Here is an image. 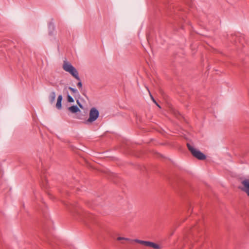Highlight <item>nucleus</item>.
Masks as SVG:
<instances>
[{
  "mask_svg": "<svg viewBox=\"0 0 249 249\" xmlns=\"http://www.w3.org/2000/svg\"><path fill=\"white\" fill-rule=\"evenodd\" d=\"M99 115L98 110L95 107L90 109L89 113V118L86 121V124L91 123L97 120Z\"/></svg>",
  "mask_w": 249,
  "mask_h": 249,
  "instance_id": "nucleus-4",
  "label": "nucleus"
},
{
  "mask_svg": "<svg viewBox=\"0 0 249 249\" xmlns=\"http://www.w3.org/2000/svg\"><path fill=\"white\" fill-rule=\"evenodd\" d=\"M124 240L125 241H128L131 242H134L137 243H139L140 244H141L144 246L147 247H150L152 248H153L154 249H160V246L155 244L154 242H150V241H143L141 240L137 239H131L130 238H125L124 239Z\"/></svg>",
  "mask_w": 249,
  "mask_h": 249,
  "instance_id": "nucleus-2",
  "label": "nucleus"
},
{
  "mask_svg": "<svg viewBox=\"0 0 249 249\" xmlns=\"http://www.w3.org/2000/svg\"><path fill=\"white\" fill-rule=\"evenodd\" d=\"M77 86L79 88H82V82L81 81H79L78 83H77Z\"/></svg>",
  "mask_w": 249,
  "mask_h": 249,
  "instance_id": "nucleus-13",
  "label": "nucleus"
},
{
  "mask_svg": "<svg viewBox=\"0 0 249 249\" xmlns=\"http://www.w3.org/2000/svg\"><path fill=\"white\" fill-rule=\"evenodd\" d=\"M150 96L151 97V99L152 100V101L159 107H160V106L158 104V103L156 102V101L155 100V99H154V98L152 96V95H150Z\"/></svg>",
  "mask_w": 249,
  "mask_h": 249,
  "instance_id": "nucleus-14",
  "label": "nucleus"
},
{
  "mask_svg": "<svg viewBox=\"0 0 249 249\" xmlns=\"http://www.w3.org/2000/svg\"><path fill=\"white\" fill-rule=\"evenodd\" d=\"M67 101L69 103H72L74 102V100L72 97L69 95H68Z\"/></svg>",
  "mask_w": 249,
  "mask_h": 249,
  "instance_id": "nucleus-11",
  "label": "nucleus"
},
{
  "mask_svg": "<svg viewBox=\"0 0 249 249\" xmlns=\"http://www.w3.org/2000/svg\"><path fill=\"white\" fill-rule=\"evenodd\" d=\"M68 109L72 113H76L80 111L79 108L76 106H72L70 107H69Z\"/></svg>",
  "mask_w": 249,
  "mask_h": 249,
  "instance_id": "nucleus-9",
  "label": "nucleus"
},
{
  "mask_svg": "<svg viewBox=\"0 0 249 249\" xmlns=\"http://www.w3.org/2000/svg\"><path fill=\"white\" fill-rule=\"evenodd\" d=\"M243 187L242 190L249 196V179H244L242 181Z\"/></svg>",
  "mask_w": 249,
  "mask_h": 249,
  "instance_id": "nucleus-5",
  "label": "nucleus"
},
{
  "mask_svg": "<svg viewBox=\"0 0 249 249\" xmlns=\"http://www.w3.org/2000/svg\"><path fill=\"white\" fill-rule=\"evenodd\" d=\"M187 145L188 148L195 157L200 160H203L206 159L205 155L199 150L195 148L189 143H187Z\"/></svg>",
  "mask_w": 249,
  "mask_h": 249,
  "instance_id": "nucleus-3",
  "label": "nucleus"
},
{
  "mask_svg": "<svg viewBox=\"0 0 249 249\" xmlns=\"http://www.w3.org/2000/svg\"><path fill=\"white\" fill-rule=\"evenodd\" d=\"M63 70L70 73L76 79L80 81L77 71L70 62L63 61Z\"/></svg>",
  "mask_w": 249,
  "mask_h": 249,
  "instance_id": "nucleus-1",
  "label": "nucleus"
},
{
  "mask_svg": "<svg viewBox=\"0 0 249 249\" xmlns=\"http://www.w3.org/2000/svg\"><path fill=\"white\" fill-rule=\"evenodd\" d=\"M41 185L43 188H45L46 187V184L47 183V180H46V176L44 175H41Z\"/></svg>",
  "mask_w": 249,
  "mask_h": 249,
  "instance_id": "nucleus-8",
  "label": "nucleus"
},
{
  "mask_svg": "<svg viewBox=\"0 0 249 249\" xmlns=\"http://www.w3.org/2000/svg\"><path fill=\"white\" fill-rule=\"evenodd\" d=\"M124 237H119L117 238V240L118 241L122 240H124Z\"/></svg>",
  "mask_w": 249,
  "mask_h": 249,
  "instance_id": "nucleus-15",
  "label": "nucleus"
},
{
  "mask_svg": "<svg viewBox=\"0 0 249 249\" xmlns=\"http://www.w3.org/2000/svg\"><path fill=\"white\" fill-rule=\"evenodd\" d=\"M49 35L50 36H53L55 34V26L53 22H50L48 25Z\"/></svg>",
  "mask_w": 249,
  "mask_h": 249,
  "instance_id": "nucleus-6",
  "label": "nucleus"
},
{
  "mask_svg": "<svg viewBox=\"0 0 249 249\" xmlns=\"http://www.w3.org/2000/svg\"><path fill=\"white\" fill-rule=\"evenodd\" d=\"M62 95H59L58 96L57 103L56 104V107L58 109H60L62 107Z\"/></svg>",
  "mask_w": 249,
  "mask_h": 249,
  "instance_id": "nucleus-7",
  "label": "nucleus"
},
{
  "mask_svg": "<svg viewBox=\"0 0 249 249\" xmlns=\"http://www.w3.org/2000/svg\"><path fill=\"white\" fill-rule=\"evenodd\" d=\"M49 98L51 103H53L54 101L55 98V94L54 92H52L51 93Z\"/></svg>",
  "mask_w": 249,
  "mask_h": 249,
  "instance_id": "nucleus-10",
  "label": "nucleus"
},
{
  "mask_svg": "<svg viewBox=\"0 0 249 249\" xmlns=\"http://www.w3.org/2000/svg\"><path fill=\"white\" fill-rule=\"evenodd\" d=\"M69 89L71 90L73 93H76V92H77V90L76 89H74V88L70 87L69 88Z\"/></svg>",
  "mask_w": 249,
  "mask_h": 249,
  "instance_id": "nucleus-12",
  "label": "nucleus"
}]
</instances>
